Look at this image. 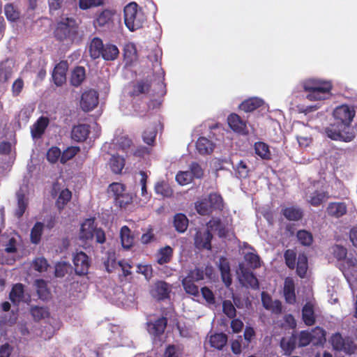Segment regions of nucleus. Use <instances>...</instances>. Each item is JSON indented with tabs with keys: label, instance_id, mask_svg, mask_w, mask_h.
<instances>
[{
	"label": "nucleus",
	"instance_id": "f704fd0d",
	"mask_svg": "<svg viewBox=\"0 0 357 357\" xmlns=\"http://www.w3.org/2000/svg\"><path fill=\"white\" fill-rule=\"evenodd\" d=\"M123 56L127 64H131L137 59V51L134 43H129L124 46Z\"/></svg>",
	"mask_w": 357,
	"mask_h": 357
},
{
	"label": "nucleus",
	"instance_id": "a878e982",
	"mask_svg": "<svg viewBox=\"0 0 357 357\" xmlns=\"http://www.w3.org/2000/svg\"><path fill=\"white\" fill-rule=\"evenodd\" d=\"M105 45L102 39L98 37L93 38L89 45V54L92 59H96L100 57Z\"/></svg>",
	"mask_w": 357,
	"mask_h": 357
},
{
	"label": "nucleus",
	"instance_id": "bb28decb",
	"mask_svg": "<svg viewBox=\"0 0 357 357\" xmlns=\"http://www.w3.org/2000/svg\"><path fill=\"white\" fill-rule=\"evenodd\" d=\"M264 104L262 99L259 98H250L244 100L239 106L240 109L245 112H251L260 107Z\"/></svg>",
	"mask_w": 357,
	"mask_h": 357
},
{
	"label": "nucleus",
	"instance_id": "473e14b6",
	"mask_svg": "<svg viewBox=\"0 0 357 357\" xmlns=\"http://www.w3.org/2000/svg\"><path fill=\"white\" fill-rule=\"evenodd\" d=\"M347 212V206L342 202L331 203L327 207V213L329 215L339 218Z\"/></svg>",
	"mask_w": 357,
	"mask_h": 357
},
{
	"label": "nucleus",
	"instance_id": "4d7b16f0",
	"mask_svg": "<svg viewBox=\"0 0 357 357\" xmlns=\"http://www.w3.org/2000/svg\"><path fill=\"white\" fill-rule=\"evenodd\" d=\"M297 239L301 244L305 246L310 245L313 241L312 234L306 230L298 231Z\"/></svg>",
	"mask_w": 357,
	"mask_h": 357
},
{
	"label": "nucleus",
	"instance_id": "09e8293b",
	"mask_svg": "<svg viewBox=\"0 0 357 357\" xmlns=\"http://www.w3.org/2000/svg\"><path fill=\"white\" fill-rule=\"evenodd\" d=\"M30 312L33 319L38 321L49 316V311L47 307L33 306L31 307Z\"/></svg>",
	"mask_w": 357,
	"mask_h": 357
},
{
	"label": "nucleus",
	"instance_id": "f3484780",
	"mask_svg": "<svg viewBox=\"0 0 357 357\" xmlns=\"http://www.w3.org/2000/svg\"><path fill=\"white\" fill-rule=\"evenodd\" d=\"M207 230L211 231H217L220 238H226L229 230L220 218L213 217L206 224Z\"/></svg>",
	"mask_w": 357,
	"mask_h": 357
},
{
	"label": "nucleus",
	"instance_id": "a19ab883",
	"mask_svg": "<svg viewBox=\"0 0 357 357\" xmlns=\"http://www.w3.org/2000/svg\"><path fill=\"white\" fill-rule=\"evenodd\" d=\"M24 285L21 283H17L12 287L9 298L13 303H19L24 297Z\"/></svg>",
	"mask_w": 357,
	"mask_h": 357
},
{
	"label": "nucleus",
	"instance_id": "ddd939ff",
	"mask_svg": "<svg viewBox=\"0 0 357 357\" xmlns=\"http://www.w3.org/2000/svg\"><path fill=\"white\" fill-rule=\"evenodd\" d=\"M73 263L77 275H84L88 273L90 261L86 253L82 251L77 252L73 258Z\"/></svg>",
	"mask_w": 357,
	"mask_h": 357
},
{
	"label": "nucleus",
	"instance_id": "a18cd8bd",
	"mask_svg": "<svg viewBox=\"0 0 357 357\" xmlns=\"http://www.w3.org/2000/svg\"><path fill=\"white\" fill-rule=\"evenodd\" d=\"M303 319L306 325L311 326L314 323V306L307 303L303 308Z\"/></svg>",
	"mask_w": 357,
	"mask_h": 357
},
{
	"label": "nucleus",
	"instance_id": "2eb2a0df",
	"mask_svg": "<svg viewBox=\"0 0 357 357\" xmlns=\"http://www.w3.org/2000/svg\"><path fill=\"white\" fill-rule=\"evenodd\" d=\"M213 234L210 230L204 232L197 231L195 236V245L199 250H211V240Z\"/></svg>",
	"mask_w": 357,
	"mask_h": 357
},
{
	"label": "nucleus",
	"instance_id": "39448f33",
	"mask_svg": "<svg viewBox=\"0 0 357 357\" xmlns=\"http://www.w3.org/2000/svg\"><path fill=\"white\" fill-rule=\"evenodd\" d=\"M116 10L106 8L96 14L93 24L100 31H108L114 26V18Z\"/></svg>",
	"mask_w": 357,
	"mask_h": 357
},
{
	"label": "nucleus",
	"instance_id": "e2e57ef3",
	"mask_svg": "<svg viewBox=\"0 0 357 357\" xmlns=\"http://www.w3.org/2000/svg\"><path fill=\"white\" fill-rule=\"evenodd\" d=\"M200 291L202 297L208 305H215V297L212 290L207 287H203L201 288Z\"/></svg>",
	"mask_w": 357,
	"mask_h": 357
},
{
	"label": "nucleus",
	"instance_id": "c85d7f7f",
	"mask_svg": "<svg viewBox=\"0 0 357 357\" xmlns=\"http://www.w3.org/2000/svg\"><path fill=\"white\" fill-rule=\"evenodd\" d=\"M213 144L206 137H199L196 142V149L201 155L210 154L213 151Z\"/></svg>",
	"mask_w": 357,
	"mask_h": 357
},
{
	"label": "nucleus",
	"instance_id": "338daca9",
	"mask_svg": "<svg viewBox=\"0 0 357 357\" xmlns=\"http://www.w3.org/2000/svg\"><path fill=\"white\" fill-rule=\"evenodd\" d=\"M24 86V83L21 77L17 78L12 84V95L14 97L19 96Z\"/></svg>",
	"mask_w": 357,
	"mask_h": 357
},
{
	"label": "nucleus",
	"instance_id": "7c9ffc66",
	"mask_svg": "<svg viewBox=\"0 0 357 357\" xmlns=\"http://www.w3.org/2000/svg\"><path fill=\"white\" fill-rule=\"evenodd\" d=\"M188 222L187 216L183 213H176L174 216L173 225L178 233H184L187 230Z\"/></svg>",
	"mask_w": 357,
	"mask_h": 357
},
{
	"label": "nucleus",
	"instance_id": "603ef678",
	"mask_svg": "<svg viewBox=\"0 0 357 357\" xmlns=\"http://www.w3.org/2000/svg\"><path fill=\"white\" fill-rule=\"evenodd\" d=\"M32 268L39 273L47 271L50 264L44 257H36L32 261Z\"/></svg>",
	"mask_w": 357,
	"mask_h": 357
},
{
	"label": "nucleus",
	"instance_id": "49530a36",
	"mask_svg": "<svg viewBox=\"0 0 357 357\" xmlns=\"http://www.w3.org/2000/svg\"><path fill=\"white\" fill-rule=\"evenodd\" d=\"M112 171L115 174H120L125 166V160L119 155H112L109 160Z\"/></svg>",
	"mask_w": 357,
	"mask_h": 357
},
{
	"label": "nucleus",
	"instance_id": "ea45409f",
	"mask_svg": "<svg viewBox=\"0 0 357 357\" xmlns=\"http://www.w3.org/2000/svg\"><path fill=\"white\" fill-rule=\"evenodd\" d=\"M17 207L15 211V215L17 218H20L22 217L24 213H25L27 206L28 202L25 197V195L23 192H17Z\"/></svg>",
	"mask_w": 357,
	"mask_h": 357
},
{
	"label": "nucleus",
	"instance_id": "c756f323",
	"mask_svg": "<svg viewBox=\"0 0 357 357\" xmlns=\"http://www.w3.org/2000/svg\"><path fill=\"white\" fill-rule=\"evenodd\" d=\"M151 87V82L148 79L139 80L133 85L130 96H139L141 94L146 93L149 91Z\"/></svg>",
	"mask_w": 357,
	"mask_h": 357
},
{
	"label": "nucleus",
	"instance_id": "f03ea898",
	"mask_svg": "<svg viewBox=\"0 0 357 357\" xmlns=\"http://www.w3.org/2000/svg\"><path fill=\"white\" fill-rule=\"evenodd\" d=\"M79 26L73 17H62L56 24L54 36L63 43H73L78 35Z\"/></svg>",
	"mask_w": 357,
	"mask_h": 357
},
{
	"label": "nucleus",
	"instance_id": "680f3d73",
	"mask_svg": "<svg viewBox=\"0 0 357 357\" xmlns=\"http://www.w3.org/2000/svg\"><path fill=\"white\" fill-rule=\"evenodd\" d=\"M222 311L230 319L236 315V310L231 301L225 300L222 302Z\"/></svg>",
	"mask_w": 357,
	"mask_h": 357
},
{
	"label": "nucleus",
	"instance_id": "4468645a",
	"mask_svg": "<svg viewBox=\"0 0 357 357\" xmlns=\"http://www.w3.org/2000/svg\"><path fill=\"white\" fill-rule=\"evenodd\" d=\"M261 299L262 305L266 310L275 314H280L282 312V303L279 300L273 301L271 296L267 292H261Z\"/></svg>",
	"mask_w": 357,
	"mask_h": 357
},
{
	"label": "nucleus",
	"instance_id": "9d476101",
	"mask_svg": "<svg viewBox=\"0 0 357 357\" xmlns=\"http://www.w3.org/2000/svg\"><path fill=\"white\" fill-rule=\"evenodd\" d=\"M330 342L333 348L337 351H342L347 354H352L356 349V345L349 338H342L340 333L334 334Z\"/></svg>",
	"mask_w": 357,
	"mask_h": 357
},
{
	"label": "nucleus",
	"instance_id": "0eeeda50",
	"mask_svg": "<svg viewBox=\"0 0 357 357\" xmlns=\"http://www.w3.org/2000/svg\"><path fill=\"white\" fill-rule=\"evenodd\" d=\"M333 116L336 120L340 121L341 127L349 129L351 128L349 125L355 116V110L351 107L342 105L335 108Z\"/></svg>",
	"mask_w": 357,
	"mask_h": 357
},
{
	"label": "nucleus",
	"instance_id": "f8f14e48",
	"mask_svg": "<svg viewBox=\"0 0 357 357\" xmlns=\"http://www.w3.org/2000/svg\"><path fill=\"white\" fill-rule=\"evenodd\" d=\"M68 69L67 61H61L54 66L52 78L54 84L57 86H61L66 82V73Z\"/></svg>",
	"mask_w": 357,
	"mask_h": 357
},
{
	"label": "nucleus",
	"instance_id": "393cba45",
	"mask_svg": "<svg viewBox=\"0 0 357 357\" xmlns=\"http://www.w3.org/2000/svg\"><path fill=\"white\" fill-rule=\"evenodd\" d=\"M86 78V70L83 66H76L71 73L70 84L73 86H79Z\"/></svg>",
	"mask_w": 357,
	"mask_h": 357
},
{
	"label": "nucleus",
	"instance_id": "423d86ee",
	"mask_svg": "<svg viewBox=\"0 0 357 357\" xmlns=\"http://www.w3.org/2000/svg\"><path fill=\"white\" fill-rule=\"evenodd\" d=\"M326 133L328 137L334 140L351 142L354 135L351 128L345 129L341 127V123L332 124L326 129Z\"/></svg>",
	"mask_w": 357,
	"mask_h": 357
},
{
	"label": "nucleus",
	"instance_id": "f257e3e1",
	"mask_svg": "<svg viewBox=\"0 0 357 357\" xmlns=\"http://www.w3.org/2000/svg\"><path fill=\"white\" fill-rule=\"evenodd\" d=\"M306 92V98L310 101L318 102L314 106L309 107L306 110L315 111L320 107L319 102L332 98L333 84L330 81L319 79H310L303 84Z\"/></svg>",
	"mask_w": 357,
	"mask_h": 357
},
{
	"label": "nucleus",
	"instance_id": "6e6552de",
	"mask_svg": "<svg viewBox=\"0 0 357 357\" xmlns=\"http://www.w3.org/2000/svg\"><path fill=\"white\" fill-rule=\"evenodd\" d=\"M167 321L166 317H162L146 323V330L154 341L160 340L167 328Z\"/></svg>",
	"mask_w": 357,
	"mask_h": 357
},
{
	"label": "nucleus",
	"instance_id": "5701e85b",
	"mask_svg": "<svg viewBox=\"0 0 357 357\" xmlns=\"http://www.w3.org/2000/svg\"><path fill=\"white\" fill-rule=\"evenodd\" d=\"M36 293L38 298L43 301H47L51 297V292L47 287V282L43 279H37L34 282Z\"/></svg>",
	"mask_w": 357,
	"mask_h": 357
},
{
	"label": "nucleus",
	"instance_id": "c9c22d12",
	"mask_svg": "<svg viewBox=\"0 0 357 357\" xmlns=\"http://www.w3.org/2000/svg\"><path fill=\"white\" fill-rule=\"evenodd\" d=\"M119 54V49L115 45L106 44L103 47L100 56L106 61H114L117 58Z\"/></svg>",
	"mask_w": 357,
	"mask_h": 357
},
{
	"label": "nucleus",
	"instance_id": "b1692460",
	"mask_svg": "<svg viewBox=\"0 0 357 357\" xmlns=\"http://www.w3.org/2000/svg\"><path fill=\"white\" fill-rule=\"evenodd\" d=\"M219 269L223 282L227 287L230 286L232 282L231 275L230 273V265L225 258H220Z\"/></svg>",
	"mask_w": 357,
	"mask_h": 357
},
{
	"label": "nucleus",
	"instance_id": "20e7f679",
	"mask_svg": "<svg viewBox=\"0 0 357 357\" xmlns=\"http://www.w3.org/2000/svg\"><path fill=\"white\" fill-rule=\"evenodd\" d=\"M204 279L203 268L196 267L190 270L186 276L181 280L183 288L186 294L198 297L199 296V287L195 282H199Z\"/></svg>",
	"mask_w": 357,
	"mask_h": 357
},
{
	"label": "nucleus",
	"instance_id": "2f4dec72",
	"mask_svg": "<svg viewBox=\"0 0 357 357\" xmlns=\"http://www.w3.org/2000/svg\"><path fill=\"white\" fill-rule=\"evenodd\" d=\"M255 153L263 160H270L271 153L269 146L263 142H257L254 144Z\"/></svg>",
	"mask_w": 357,
	"mask_h": 357
},
{
	"label": "nucleus",
	"instance_id": "6e6d98bb",
	"mask_svg": "<svg viewBox=\"0 0 357 357\" xmlns=\"http://www.w3.org/2000/svg\"><path fill=\"white\" fill-rule=\"evenodd\" d=\"M244 259L247 265L252 269L257 268L261 266L259 255L253 252L246 253L244 256Z\"/></svg>",
	"mask_w": 357,
	"mask_h": 357
},
{
	"label": "nucleus",
	"instance_id": "0e129e2a",
	"mask_svg": "<svg viewBox=\"0 0 357 357\" xmlns=\"http://www.w3.org/2000/svg\"><path fill=\"white\" fill-rule=\"evenodd\" d=\"M236 174L237 177L240 178H245L249 175V168L246 163L241 160L236 165Z\"/></svg>",
	"mask_w": 357,
	"mask_h": 357
},
{
	"label": "nucleus",
	"instance_id": "774afa93",
	"mask_svg": "<svg viewBox=\"0 0 357 357\" xmlns=\"http://www.w3.org/2000/svg\"><path fill=\"white\" fill-rule=\"evenodd\" d=\"M181 354L178 347L169 344L164 352L163 357H179Z\"/></svg>",
	"mask_w": 357,
	"mask_h": 357
},
{
	"label": "nucleus",
	"instance_id": "dca6fc26",
	"mask_svg": "<svg viewBox=\"0 0 357 357\" xmlns=\"http://www.w3.org/2000/svg\"><path fill=\"white\" fill-rule=\"evenodd\" d=\"M227 123L229 128L235 132L247 134L246 122L242 120L239 115L232 113L227 117Z\"/></svg>",
	"mask_w": 357,
	"mask_h": 357
},
{
	"label": "nucleus",
	"instance_id": "4be33fe9",
	"mask_svg": "<svg viewBox=\"0 0 357 357\" xmlns=\"http://www.w3.org/2000/svg\"><path fill=\"white\" fill-rule=\"evenodd\" d=\"M49 124V119L47 117L41 116L33 125L31 132L33 138H40L45 132Z\"/></svg>",
	"mask_w": 357,
	"mask_h": 357
},
{
	"label": "nucleus",
	"instance_id": "c03bdc74",
	"mask_svg": "<svg viewBox=\"0 0 357 357\" xmlns=\"http://www.w3.org/2000/svg\"><path fill=\"white\" fill-rule=\"evenodd\" d=\"M155 191L156 194L160 195L164 197H171L174 194L171 186L165 181L157 183L155 185Z\"/></svg>",
	"mask_w": 357,
	"mask_h": 357
},
{
	"label": "nucleus",
	"instance_id": "aec40b11",
	"mask_svg": "<svg viewBox=\"0 0 357 357\" xmlns=\"http://www.w3.org/2000/svg\"><path fill=\"white\" fill-rule=\"evenodd\" d=\"M120 237L123 248L129 250L134 245L135 236L128 226L125 225L121 228Z\"/></svg>",
	"mask_w": 357,
	"mask_h": 357
},
{
	"label": "nucleus",
	"instance_id": "37998d69",
	"mask_svg": "<svg viewBox=\"0 0 357 357\" xmlns=\"http://www.w3.org/2000/svg\"><path fill=\"white\" fill-rule=\"evenodd\" d=\"M344 259L345 261L342 268V273L347 280L349 281L350 275H353V271H355L357 260L351 257H349Z\"/></svg>",
	"mask_w": 357,
	"mask_h": 357
},
{
	"label": "nucleus",
	"instance_id": "e433bc0d",
	"mask_svg": "<svg viewBox=\"0 0 357 357\" xmlns=\"http://www.w3.org/2000/svg\"><path fill=\"white\" fill-rule=\"evenodd\" d=\"M211 346L218 350L222 349L227 342V335L225 333H215L210 337Z\"/></svg>",
	"mask_w": 357,
	"mask_h": 357
},
{
	"label": "nucleus",
	"instance_id": "7ed1b4c3",
	"mask_svg": "<svg viewBox=\"0 0 357 357\" xmlns=\"http://www.w3.org/2000/svg\"><path fill=\"white\" fill-rule=\"evenodd\" d=\"M124 22L126 27L131 31L137 30L143 26L146 18L142 10L137 9L135 2L128 3L124 8Z\"/></svg>",
	"mask_w": 357,
	"mask_h": 357
},
{
	"label": "nucleus",
	"instance_id": "69168bd1",
	"mask_svg": "<svg viewBox=\"0 0 357 357\" xmlns=\"http://www.w3.org/2000/svg\"><path fill=\"white\" fill-rule=\"evenodd\" d=\"M192 176L189 172H180L176 176V181L182 185H186L192 181Z\"/></svg>",
	"mask_w": 357,
	"mask_h": 357
},
{
	"label": "nucleus",
	"instance_id": "6ab92c4d",
	"mask_svg": "<svg viewBox=\"0 0 357 357\" xmlns=\"http://www.w3.org/2000/svg\"><path fill=\"white\" fill-rule=\"evenodd\" d=\"M96 229L93 219H86L81 225L79 238L82 241L91 240Z\"/></svg>",
	"mask_w": 357,
	"mask_h": 357
},
{
	"label": "nucleus",
	"instance_id": "8fccbe9b",
	"mask_svg": "<svg viewBox=\"0 0 357 357\" xmlns=\"http://www.w3.org/2000/svg\"><path fill=\"white\" fill-rule=\"evenodd\" d=\"M4 13L8 21L15 22L20 18L19 10L12 3H7L4 6Z\"/></svg>",
	"mask_w": 357,
	"mask_h": 357
},
{
	"label": "nucleus",
	"instance_id": "412c9836",
	"mask_svg": "<svg viewBox=\"0 0 357 357\" xmlns=\"http://www.w3.org/2000/svg\"><path fill=\"white\" fill-rule=\"evenodd\" d=\"M174 250L169 245H166L158 250L156 254V261L160 265L169 263L173 257Z\"/></svg>",
	"mask_w": 357,
	"mask_h": 357
},
{
	"label": "nucleus",
	"instance_id": "79ce46f5",
	"mask_svg": "<svg viewBox=\"0 0 357 357\" xmlns=\"http://www.w3.org/2000/svg\"><path fill=\"white\" fill-rule=\"evenodd\" d=\"M71 197L72 193L68 188L62 190L55 203L57 209L59 211H62L68 202H70Z\"/></svg>",
	"mask_w": 357,
	"mask_h": 357
},
{
	"label": "nucleus",
	"instance_id": "9b49d317",
	"mask_svg": "<svg viewBox=\"0 0 357 357\" xmlns=\"http://www.w3.org/2000/svg\"><path fill=\"white\" fill-rule=\"evenodd\" d=\"M98 104V93L93 89L84 91L81 96L80 106L82 110L89 112Z\"/></svg>",
	"mask_w": 357,
	"mask_h": 357
},
{
	"label": "nucleus",
	"instance_id": "cd10ccee",
	"mask_svg": "<svg viewBox=\"0 0 357 357\" xmlns=\"http://www.w3.org/2000/svg\"><path fill=\"white\" fill-rule=\"evenodd\" d=\"M327 198L326 194L323 190L312 191L310 189L307 193V200L312 206H317Z\"/></svg>",
	"mask_w": 357,
	"mask_h": 357
},
{
	"label": "nucleus",
	"instance_id": "864d4df0",
	"mask_svg": "<svg viewBox=\"0 0 357 357\" xmlns=\"http://www.w3.org/2000/svg\"><path fill=\"white\" fill-rule=\"evenodd\" d=\"M307 259L305 255H300L298 257L296 272L301 278H304L307 271Z\"/></svg>",
	"mask_w": 357,
	"mask_h": 357
},
{
	"label": "nucleus",
	"instance_id": "58836bf2",
	"mask_svg": "<svg viewBox=\"0 0 357 357\" xmlns=\"http://www.w3.org/2000/svg\"><path fill=\"white\" fill-rule=\"evenodd\" d=\"M195 209L198 214L204 216L210 215L213 211L206 197L195 203Z\"/></svg>",
	"mask_w": 357,
	"mask_h": 357
},
{
	"label": "nucleus",
	"instance_id": "4c0bfd02",
	"mask_svg": "<svg viewBox=\"0 0 357 357\" xmlns=\"http://www.w3.org/2000/svg\"><path fill=\"white\" fill-rule=\"evenodd\" d=\"M213 211H222L224 208L223 199L220 194L212 192L206 197Z\"/></svg>",
	"mask_w": 357,
	"mask_h": 357
},
{
	"label": "nucleus",
	"instance_id": "72a5a7b5",
	"mask_svg": "<svg viewBox=\"0 0 357 357\" xmlns=\"http://www.w3.org/2000/svg\"><path fill=\"white\" fill-rule=\"evenodd\" d=\"M240 268L241 271L242 278L243 280L247 283V284L252 289H259V282L254 273L248 269L244 267H241V266Z\"/></svg>",
	"mask_w": 357,
	"mask_h": 357
},
{
	"label": "nucleus",
	"instance_id": "1a4fd4ad",
	"mask_svg": "<svg viewBox=\"0 0 357 357\" xmlns=\"http://www.w3.org/2000/svg\"><path fill=\"white\" fill-rule=\"evenodd\" d=\"M172 285L164 280H157L151 289V296L158 301H165L170 298Z\"/></svg>",
	"mask_w": 357,
	"mask_h": 357
},
{
	"label": "nucleus",
	"instance_id": "13d9d810",
	"mask_svg": "<svg viewBox=\"0 0 357 357\" xmlns=\"http://www.w3.org/2000/svg\"><path fill=\"white\" fill-rule=\"evenodd\" d=\"M108 192L115 200L116 197L126 192V186L119 183H112L109 185Z\"/></svg>",
	"mask_w": 357,
	"mask_h": 357
},
{
	"label": "nucleus",
	"instance_id": "3c124183",
	"mask_svg": "<svg viewBox=\"0 0 357 357\" xmlns=\"http://www.w3.org/2000/svg\"><path fill=\"white\" fill-rule=\"evenodd\" d=\"M310 335L312 337V342L314 344H322L326 341L325 331L317 327L312 331Z\"/></svg>",
	"mask_w": 357,
	"mask_h": 357
},
{
	"label": "nucleus",
	"instance_id": "5fc2aeb1",
	"mask_svg": "<svg viewBox=\"0 0 357 357\" xmlns=\"http://www.w3.org/2000/svg\"><path fill=\"white\" fill-rule=\"evenodd\" d=\"M80 151L79 146H70L65 149L61 155V162L65 164L67 161L71 160Z\"/></svg>",
	"mask_w": 357,
	"mask_h": 357
},
{
	"label": "nucleus",
	"instance_id": "bf43d9fd",
	"mask_svg": "<svg viewBox=\"0 0 357 357\" xmlns=\"http://www.w3.org/2000/svg\"><path fill=\"white\" fill-rule=\"evenodd\" d=\"M114 202L116 206L121 208H126L128 204L132 202V197L129 193L125 192L119 197H116Z\"/></svg>",
	"mask_w": 357,
	"mask_h": 357
},
{
	"label": "nucleus",
	"instance_id": "a211bd4d",
	"mask_svg": "<svg viewBox=\"0 0 357 357\" xmlns=\"http://www.w3.org/2000/svg\"><path fill=\"white\" fill-rule=\"evenodd\" d=\"M90 126L88 124H78L74 126L71 130V138L77 142H83L86 140L90 134Z\"/></svg>",
	"mask_w": 357,
	"mask_h": 357
},
{
	"label": "nucleus",
	"instance_id": "de8ad7c7",
	"mask_svg": "<svg viewBox=\"0 0 357 357\" xmlns=\"http://www.w3.org/2000/svg\"><path fill=\"white\" fill-rule=\"evenodd\" d=\"M44 224L40 222H37L33 225L31 230V241L34 244H38L41 239Z\"/></svg>",
	"mask_w": 357,
	"mask_h": 357
},
{
	"label": "nucleus",
	"instance_id": "052dcab7",
	"mask_svg": "<svg viewBox=\"0 0 357 357\" xmlns=\"http://www.w3.org/2000/svg\"><path fill=\"white\" fill-rule=\"evenodd\" d=\"M61 151L57 146L51 147L47 152V160L52 164L61 160Z\"/></svg>",
	"mask_w": 357,
	"mask_h": 357
}]
</instances>
